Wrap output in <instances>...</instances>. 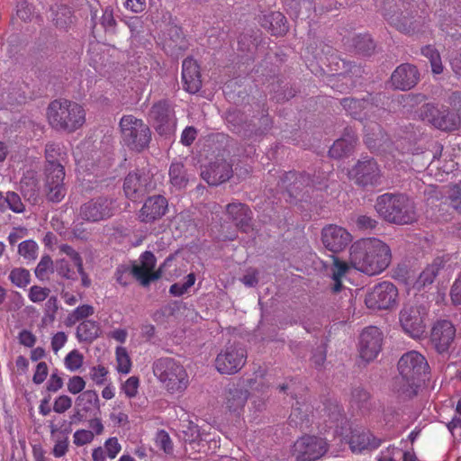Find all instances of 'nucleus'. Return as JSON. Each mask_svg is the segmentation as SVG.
Listing matches in <instances>:
<instances>
[{
  "mask_svg": "<svg viewBox=\"0 0 461 461\" xmlns=\"http://www.w3.org/2000/svg\"><path fill=\"white\" fill-rule=\"evenodd\" d=\"M115 356L117 371L122 374H129L131 369V360L127 349L123 347H117Z\"/></svg>",
  "mask_w": 461,
  "mask_h": 461,
  "instance_id": "de8ad7c7",
  "label": "nucleus"
},
{
  "mask_svg": "<svg viewBox=\"0 0 461 461\" xmlns=\"http://www.w3.org/2000/svg\"><path fill=\"white\" fill-rule=\"evenodd\" d=\"M283 183L285 185L288 192L293 194L294 192L302 191L303 186H315L316 184L305 173L287 172L285 174Z\"/></svg>",
  "mask_w": 461,
  "mask_h": 461,
  "instance_id": "72a5a7b5",
  "label": "nucleus"
},
{
  "mask_svg": "<svg viewBox=\"0 0 461 461\" xmlns=\"http://www.w3.org/2000/svg\"><path fill=\"white\" fill-rule=\"evenodd\" d=\"M115 213L114 201L107 196L90 199L80 207V216L89 222H98L113 217Z\"/></svg>",
  "mask_w": 461,
  "mask_h": 461,
  "instance_id": "2eb2a0df",
  "label": "nucleus"
},
{
  "mask_svg": "<svg viewBox=\"0 0 461 461\" xmlns=\"http://www.w3.org/2000/svg\"><path fill=\"white\" fill-rule=\"evenodd\" d=\"M248 353L240 343L227 345L215 358V368L223 375H234L246 364Z\"/></svg>",
  "mask_w": 461,
  "mask_h": 461,
  "instance_id": "9d476101",
  "label": "nucleus"
},
{
  "mask_svg": "<svg viewBox=\"0 0 461 461\" xmlns=\"http://www.w3.org/2000/svg\"><path fill=\"white\" fill-rule=\"evenodd\" d=\"M420 117L435 128L443 131H454L461 123L459 113L451 112L448 107L435 104H425L420 108Z\"/></svg>",
  "mask_w": 461,
  "mask_h": 461,
  "instance_id": "1a4fd4ad",
  "label": "nucleus"
},
{
  "mask_svg": "<svg viewBox=\"0 0 461 461\" xmlns=\"http://www.w3.org/2000/svg\"><path fill=\"white\" fill-rule=\"evenodd\" d=\"M242 117L243 114L239 111H229L226 113V122L231 131L240 133V128L242 127Z\"/></svg>",
  "mask_w": 461,
  "mask_h": 461,
  "instance_id": "680f3d73",
  "label": "nucleus"
},
{
  "mask_svg": "<svg viewBox=\"0 0 461 461\" xmlns=\"http://www.w3.org/2000/svg\"><path fill=\"white\" fill-rule=\"evenodd\" d=\"M149 119L160 135L170 134L176 128L174 111L167 100H160L152 105Z\"/></svg>",
  "mask_w": 461,
  "mask_h": 461,
  "instance_id": "f3484780",
  "label": "nucleus"
},
{
  "mask_svg": "<svg viewBox=\"0 0 461 461\" xmlns=\"http://www.w3.org/2000/svg\"><path fill=\"white\" fill-rule=\"evenodd\" d=\"M8 278L15 286L23 288L29 285L31 275L30 272L23 267H15L10 271Z\"/></svg>",
  "mask_w": 461,
  "mask_h": 461,
  "instance_id": "49530a36",
  "label": "nucleus"
},
{
  "mask_svg": "<svg viewBox=\"0 0 461 461\" xmlns=\"http://www.w3.org/2000/svg\"><path fill=\"white\" fill-rule=\"evenodd\" d=\"M391 261V248L380 239H360L350 247L351 267L367 276L381 274L390 266Z\"/></svg>",
  "mask_w": 461,
  "mask_h": 461,
  "instance_id": "f257e3e1",
  "label": "nucleus"
},
{
  "mask_svg": "<svg viewBox=\"0 0 461 461\" xmlns=\"http://www.w3.org/2000/svg\"><path fill=\"white\" fill-rule=\"evenodd\" d=\"M384 17L392 26L402 33L413 34L420 31V23L412 16L384 14Z\"/></svg>",
  "mask_w": 461,
  "mask_h": 461,
  "instance_id": "2f4dec72",
  "label": "nucleus"
},
{
  "mask_svg": "<svg viewBox=\"0 0 461 461\" xmlns=\"http://www.w3.org/2000/svg\"><path fill=\"white\" fill-rule=\"evenodd\" d=\"M354 46L363 55H370L375 49L374 41L368 34L357 36L354 39Z\"/></svg>",
  "mask_w": 461,
  "mask_h": 461,
  "instance_id": "3c124183",
  "label": "nucleus"
},
{
  "mask_svg": "<svg viewBox=\"0 0 461 461\" xmlns=\"http://www.w3.org/2000/svg\"><path fill=\"white\" fill-rule=\"evenodd\" d=\"M99 332L100 327L98 322L86 320L77 326V338L79 341L92 342L99 336Z\"/></svg>",
  "mask_w": 461,
  "mask_h": 461,
  "instance_id": "e433bc0d",
  "label": "nucleus"
},
{
  "mask_svg": "<svg viewBox=\"0 0 461 461\" xmlns=\"http://www.w3.org/2000/svg\"><path fill=\"white\" fill-rule=\"evenodd\" d=\"M155 187L156 184L153 182L152 175L145 170L130 172L123 182L124 194L131 201L142 198Z\"/></svg>",
  "mask_w": 461,
  "mask_h": 461,
  "instance_id": "4468645a",
  "label": "nucleus"
},
{
  "mask_svg": "<svg viewBox=\"0 0 461 461\" xmlns=\"http://www.w3.org/2000/svg\"><path fill=\"white\" fill-rule=\"evenodd\" d=\"M443 267V260L436 258L429 264L419 276L415 282V286L421 289L429 285H431L436 276L438 275L439 270Z\"/></svg>",
  "mask_w": 461,
  "mask_h": 461,
  "instance_id": "c9c22d12",
  "label": "nucleus"
},
{
  "mask_svg": "<svg viewBox=\"0 0 461 461\" xmlns=\"http://www.w3.org/2000/svg\"><path fill=\"white\" fill-rule=\"evenodd\" d=\"M39 247L32 240H27L21 242L18 246V253L27 262H32L38 256Z\"/></svg>",
  "mask_w": 461,
  "mask_h": 461,
  "instance_id": "c03bdc74",
  "label": "nucleus"
},
{
  "mask_svg": "<svg viewBox=\"0 0 461 461\" xmlns=\"http://www.w3.org/2000/svg\"><path fill=\"white\" fill-rule=\"evenodd\" d=\"M449 297L453 305H461V271L457 274L451 285Z\"/></svg>",
  "mask_w": 461,
  "mask_h": 461,
  "instance_id": "bf43d9fd",
  "label": "nucleus"
},
{
  "mask_svg": "<svg viewBox=\"0 0 461 461\" xmlns=\"http://www.w3.org/2000/svg\"><path fill=\"white\" fill-rule=\"evenodd\" d=\"M104 451L110 459H113L120 453L122 446L116 437L109 438L104 442Z\"/></svg>",
  "mask_w": 461,
  "mask_h": 461,
  "instance_id": "69168bd1",
  "label": "nucleus"
},
{
  "mask_svg": "<svg viewBox=\"0 0 461 461\" xmlns=\"http://www.w3.org/2000/svg\"><path fill=\"white\" fill-rule=\"evenodd\" d=\"M84 357L77 350L70 351L64 359L65 366L69 371H77L83 366Z\"/></svg>",
  "mask_w": 461,
  "mask_h": 461,
  "instance_id": "603ef678",
  "label": "nucleus"
},
{
  "mask_svg": "<svg viewBox=\"0 0 461 461\" xmlns=\"http://www.w3.org/2000/svg\"><path fill=\"white\" fill-rule=\"evenodd\" d=\"M50 290L47 287L32 285L30 288L28 297L32 303H41L48 298Z\"/></svg>",
  "mask_w": 461,
  "mask_h": 461,
  "instance_id": "052dcab7",
  "label": "nucleus"
},
{
  "mask_svg": "<svg viewBox=\"0 0 461 461\" xmlns=\"http://www.w3.org/2000/svg\"><path fill=\"white\" fill-rule=\"evenodd\" d=\"M456 328L447 320L438 321L432 327L430 341L438 354L447 353L456 338Z\"/></svg>",
  "mask_w": 461,
  "mask_h": 461,
  "instance_id": "6ab92c4d",
  "label": "nucleus"
},
{
  "mask_svg": "<svg viewBox=\"0 0 461 461\" xmlns=\"http://www.w3.org/2000/svg\"><path fill=\"white\" fill-rule=\"evenodd\" d=\"M154 376L162 389L171 395H182L190 384L185 367L173 357H160L152 365Z\"/></svg>",
  "mask_w": 461,
  "mask_h": 461,
  "instance_id": "39448f33",
  "label": "nucleus"
},
{
  "mask_svg": "<svg viewBox=\"0 0 461 461\" xmlns=\"http://www.w3.org/2000/svg\"><path fill=\"white\" fill-rule=\"evenodd\" d=\"M140 387L139 377L132 375L129 377L121 386L122 392L129 399L136 397Z\"/></svg>",
  "mask_w": 461,
  "mask_h": 461,
  "instance_id": "5fc2aeb1",
  "label": "nucleus"
},
{
  "mask_svg": "<svg viewBox=\"0 0 461 461\" xmlns=\"http://www.w3.org/2000/svg\"><path fill=\"white\" fill-rule=\"evenodd\" d=\"M99 397L95 391L87 390L81 393L76 400V407L77 412L83 411L85 413H90L94 411H99Z\"/></svg>",
  "mask_w": 461,
  "mask_h": 461,
  "instance_id": "f704fd0d",
  "label": "nucleus"
},
{
  "mask_svg": "<svg viewBox=\"0 0 461 461\" xmlns=\"http://www.w3.org/2000/svg\"><path fill=\"white\" fill-rule=\"evenodd\" d=\"M132 277L131 267L126 265H120L114 272L116 282L123 287L128 286L131 283Z\"/></svg>",
  "mask_w": 461,
  "mask_h": 461,
  "instance_id": "864d4df0",
  "label": "nucleus"
},
{
  "mask_svg": "<svg viewBox=\"0 0 461 461\" xmlns=\"http://www.w3.org/2000/svg\"><path fill=\"white\" fill-rule=\"evenodd\" d=\"M119 126L122 142L131 150L140 152L149 148L151 131L141 119L131 114L123 115Z\"/></svg>",
  "mask_w": 461,
  "mask_h": 461,
  "instance_id": "0eeeda50",
  "label": "nucleus"
},
{
  "mask_svg": "<svg viewBox=\"0 0 461 461\" xmlns=\"http://www.w3.org/2000/svg\"><path fill=\"white\" fill-rule=\"evenodd\" d=\"M375 209L384 221L396 225L412 224L419 219L414 199L402 193H384L378 195Z\"/></svg>",
  "mask_w": 461,
  "mask_h": 461,
  "instance_id": "f03ea898",
  "label": "nucleus"
},
{
  "mask_svg": "<svg viewBox=\"0 0 461 461\" xmlns=\"http://www.w3.org/2000/svg\"><path fill=\"white\" fill-rule=\"evenodd\" d=\"M95 312V309L92 305L83 304L77 307L72 312H70L67 317V325L72 326L77 322L92 316Z\"/></svg>",
  "mask_w": 461,
  "mask_h": 461,
  "instance_id": "a18cd8bd",
  "label": "nucleus"
},
{
  "mask_svg": "<svg viewBox=\"0 0 461 461\" xmlns=\"http://www.w3.org/2000/svg\"><path fill=\"white\" fill-rule=\"evenodd\" d=\"M45 158L47 161L46 166H52V164H62L67 158V152L61 144L50 142L45 147Z\"/></svg>",
  "mask_w": 461,
  "mask_h": 461,
  "instance_id": "ea45409f",
  "label": "nucleus"
},
{
  "mask_svg": "<svg viewBox=\"0 0 461 461\" xmlns=\"http://www.w3.org/2000/svg\"><path fill=\"white\" fill-rule=\"evenodd\" d=\"M74 158L77 178L86 189H94L95 186L86 185H96L101 182L107 167L106 162L100 159L101 152L98 150H82L77 148L74 152Z\"/></svg>",
  "mask_w": 461,
  "mask_h": 461,
  "instance_id": "423d86ee",
  "label": "nucleus"
},
{
  "mask_svg": "<svg viewBox=\"0 0 461 461\" xmlns=\"http://www.w3.org/2000/svg\"><path fill=\"white\" fill-rule=\"evenodd\" d=\"M232 174L231 165L223 158H217L202 170L203 178L210 185H218L230 179Z\"/></svg>",
  "mask_w": 461,
  "mask_h": 461,
  "instance_id": "b1692460",
  "label": "nucleus"
},
{
  "mask_svg": "<svg viewBox=\"0 0 461 461\" xmlns=\"http://www.w3.org/2000/svg\"><path fill=\"white\" fill-rule=\"evenodd\" d=\"M33 16V8L32 5L26 1H21L16 5V18L27 23L32 20Z\"/></svg>",
  "mask_w": 461,
  "mask_h": 461,
  "instance_id": "13d9d810",
  "label": "nucleus"
},
{
  "mask_svg": "<svg viewBox=\"0 0 461 461\" xmlns=\"http://www.w3.org/2000/svg\"><path fill=\"white\" fill-rule=\"evenodd\" d=\"M169 177L174 186L177 188L184 187L187 183L184 165L179 162H173L169 167Z\"/></svg>",
  "mask_w": 461,
  "mask_h": 461,
  "instance_id": "37998d69",
  "label": "nucleus"
},
{
  "mask_svg": "<svg viewBox=\"0 0 461 461\" xmlns=\"http://www.w3.org/2000/svg\"><path fill=\"white\" fill-rule=\"evenodd\" d=\"M364 130L366 147L372 152H385L386 149L389 147V139L381 126L376 122H371L364 125Z\"/></svg>",
  "mask_w": 461,
  "mask_h": 461,
  "instance_id": "393cba45",
  "label": "nucleus"
},
{
  "mask_svg": "<svg viewBox=\"0 0 461 461\" xmlns=\"http://www.w3.org/2000/svg\"><path fill=\"white\" fill-rule=\"evenodd\" d=\"M249 397L248 390L233 385L226 393V408L233 413L240 414Z\"/></svg>",
  "mask_w": 461,
  "mask_h": 461,
  "instance_id": "473e14b6",
  "label": "nucleus"
},
{
  "mask_svg": "<svg viewBox=\"0 0 461 461\" xmlns=\"http://www.w3.org/2000/svg\"><path fill=\"white\" fill-rule=\"evenodd\" d=\"M420 79V73L414 65L403 63L398 66L391 76L395 89L407 91L414 87Z\"/></svg>",
  "mask_w": 461,
  "mask_h": 461,
  "instance_id": "4be33fe9",
  "label": "nucleus"
},
{
  "mask_svg": "<svg viewBox=\"0 0 461 461\" xmlns=\"http://www.w3.org/2000/svg\"><path fill=\"white\" fill-rule=\"evenodd\" d=\"M397 302L398 289L388 281L375 285L365 298L366 307L372 310H388L394 307Z\"/></svg>",
  "mask_w": 461,
  "mask_h": 461,
  "instance_id": "9b49d317",
  "label": "nucleus"
},
{
  "mask_svg": "<svg viewBox=\"0 0 461 461\" xmlns=\"http://www.w3.org/2000/svg\"><path fill=\"white\" fill-rule=\"evenodd\" d=\"M156 257L151 251H145L140 257V263L131 267L132 276L140 282L142 286L149 285L152 281L161 276L159 270L156 271Z\"/></svg>",
  "mask_w": 461,
  "mask_h": 461,
  "instance_id": "aec40b11",
  "label": "nucleus"
},
{
  "mask_svg": "<svg viewBox=\"0 0 461 461\" xmlns=\"http://www.w3.org/2000/svg\"><path fill=\"white\" fill-rule=\"evenodd\" d=\"M328 451V443L322 438L305 435L294 444L293 456L297 461H316Z\"/></svg>",
  "mask_w": 461,
  "mask_h": 461,
  "instance_id": "f8f14e48",
  "label": "nucleus"
},
{
  "mask_svg": "<svg viewBox=\"0 0 461 461\" xmlns=\"http://www.w3.org/2000/svg\"><path fill=\"white\" fill-rule=\"evenodd\" d=\"M310 412L311 406L308 403L296 401L295 404L293 405L292 412L289 417L290 422L294 423L295 426L302 424L308 419Z\"/></svg>",
  "mask_w": 461,
  "mask_h": 461,
  "instance_id": "79ce46f5",
  "label": "nucleus"
},
{
  "mask_svg": "<svg viewBox=\"0 0 461 461\" xmlns=\"http://www.w3.org/2000/svg\"><path fill=\"white\" fill-rule=\"evenodd\" d=\"M260 24L275 36H284L289 29L285 16L280 12L264 14L260 18Z\"/></svg>",
  "mask_w": 461,
  "mask_h": 461,
  "instance_id": "c756f323",
  "label": "nucleus"
},
{
  "mask_svg": "<svg viewBox=\"0 0 461 461\" xmlns=\"http://www.w3.org/2000/svg\"><path fill=\"white\" fill-rule=\"evenodd\" d=\"M94 438V432L88 429H77L73 435V442L78 447L91 443Z\"/></svg>",
  "mask_w": 461,
  "mask_h": 461,
  "instance_id": "0e129e2a",
  "label": "nucleus"
},
{
  "mask_svg": "<svg viewBox=\"0 0 461 461\" xmlns=\"http://www.w3.org/2000/svg\"><path fill=\"white\" fill-rule=\"evenodd\" d=\"M382 343L383 333L377 327L366 328L360 335V357L366 362L374 360L382 349Z\"/></svg>",
  "mask_w": 461,
  "mask_h": 461,
  "instance_id": "a211bd4d",
  "label": "nucleus"
},
{
  "mask_svg": "<svg viewBox=\"0 0 461 461\" xmlns=\"http://www.w3.org/2000/svg\"><path fill=\"white\" fill-rule=\"evenodd\" d=\"M47 119L54 130L72 133L85 124L86 110L76 102L55 99L48 105Z\"/></svg>",
  "mask_w": 461,
  "mask_h": 461,
  "instance_id": "7ed1b4c3",
  "label": "nucleus"
},
{
  "mask_svg": "<svg viewBox=\"0 0 461 461\" xmlns=\"http://www.w3.org/2000/svg\"><path fill=\"white\" fill-rule=\"evenodd\" d=\"M350 404L353 408L366 412L371 407V395L366 390L357 387L352 391Z\"/></svg>",
  "mask_w": 461,
  "mask_h": 461,
  "instance_id": "58836bf2",
  "label": "nucleus"
},
{
  "mask_svg": "<svg viewBox=\"0 0 461 461\" xmlns=\"http://www.w3.org/2000/svg\"><path fill=\"white\" fill-rule=\"evenodd\" d=\"M421 54L429 60L431 70L434 74L438 75L443 72L441 58L439 52L435 47L431 45L423 47L421 49Z\"/></svg>",
  "mask_w": 461,
  "mask_h": 461,
  "instance_id": "a19ab883",
  "label": "nucleus"
},
{
  "mask_svg": "<svg viewBox=\"0 0 461 461\" xmlns=\"http://www.w3.org/2000/svg\"><path fill=\"white\" fill-rule=\"evenodd\" d=\"M226 211L240 230L248 233L253 230L252 212L248 205L241 203H231L227 205Z\"/></svg>",
  "mask_w": 461,
  "mask_h": 461,
  "instance_id": "c85d7f7f",
  "label": "nucleus"
},
{
  "mask_svg": "<svg viewBox=\"0 0 461 461\" xmlns=\"http://www.w3.org/2000/svg\"><path fill=\"white\" fill-rule=\"evenodd\" d=\"M348 176L357 185L363 187L380 185L383 178L381 169L374 158L358 160Z\"/></svg>",
  "mask_w": 461,
  "mask_h": 461,
  "instance_id": "ddd939ff",
  "label": "nucleus"
},
{
  "mask_svg": "<svg viewBox=\"0 0 461 461\" xmlns=\"http://www.w3.org/2000/svg\"><path fill=\"white\" fill-rule=\"evenodd\" d=\"M167 200L162 195L149 197L139 211L140 221L150 223L162 218L167 210Z\"/></svg>",
  "mask_w": 461,
  "mask_h": 461,
  "instance_id": "5701e85b",
  "label": "nucleus"
},
{
  "mask_svg": "<svg viewBox=\"0 0 461 461\" xmlns=\"http://www.w3.org/2000/svg\"><path fill=\"white\" fill-rule=\"evenodd\" d=\"M447 199L453 209L461 213V187L455 185L449 188Z\"/></svg>",
  "mask_w": 461,
  "mask_h": 461,
  "instance_id": "e2e57ef3",
  "label": "nucleus"
},
{
  "mask_svg": "<svg viewBox=\"0 0 461 461\" xmlns=\"http://www.w3.org/2000/svg\"><path fill=\"white\" fill-rule=\"evenodd\" d=\"M45 191L49 201L59 203L64 199L67 189L64 185L65 168L62 164H52L45 168Z\"/></svg>",
  "mask_w": 461,
  "mask_h": 461,
  "instance_id": "dca6fc26",
  "label": "nucleus"
},
{
  "mask_svg": "<svg viewBox=\"0 0 461 461\" xmlns=\"http://www.w3.org/2000/svg\"><path fill=\"white\" fill-rule=\"evenodd\" d=\"M17 339L20 345L30 348H32L37 342V337L31 330L25 329L18 333Z\"/></svg>",
  "mask_w": 461,
  "mask_h": 461,
  "instance_id": "774afa93",
  "label": "nucleus"
},
{
  "mask_svg": "<svg viewBox=\"0 0 461 461\" xmlns=\"http://www.w3.org/2000/svg\"><path fill=\"white\" fill-rule=\"evenodd\" d=\"M383 443V439L377 438L370 430L353 432L349 439V446L353 452L362 453L377 449Z\"/></svg>",
  "mask_w": 461,
  "mask_h": 461,
  "instance_id": "bb28decb",
  "label": "nucleus"
},
{
  "mask_svg": "<svg viewBox=\"0 0 461 461\" xmlns=\"http://www.w3.org/2000/svg\"><path fill=\"white\" fill-rule=\"evenodd\" d=\"M72 406V399L68 395H59L53 403V411L57 413H64Z\"/></svg>",
  "mask_w": 461,
  "mask_h": 461,
  "instance_id": "338daca9",
  "label": "nucleus"
},
{
  "mask_svg": "<svg viewBox=\"0 0 461 461\" xmlns=\"http://www.w3.org/2000/svg\"><path fill=\"white\" fill-rule=\"evenodd\" d=\"M182 82L184 89L195 94L202 87L200 67L193 58H186L182 63Z\"/></svg>",
  "mask_w": 461,
  "mask_h": 461,
  "instance_id": "a878e982",
  "label": "nucleus"
},
{
  "mask_svg": "<svg viewBox=\"0 0 461 461\" xmlns=\"http://www.w3.org/2000/svg\"><path fill=\"white\" fill-rule=\"evenodd\" d=\"M53 261L49 255L42 256L35 268V276L38 279L43 281L49 278V274L52 272Z\"/></svg>",
  "mask_w": 461,
  "mask_h": 461,
  "instance_id": "09e8293b",
  "label": "nucleus"
},
{
  "mask_svg": "<svg viewBox=\"0 0 461 461\" xmlns=\"http://www.w3.org/2000/svg\"><path fill=\"white\" fill-rule=\"evenodd\" d=\"M357 137L351 129H346L344 135L334 141L329 150L331 158H340L349 154L357 144Z\"/></svg>",
  "mask_w": 461,
  "mask_h": 461,
  "instance_id": "7c9ffc66",
  "label": "nucleus"
},
{
  "mask_svg": "<svg viewBox=\"0 0 461 461\" xmlns=\"http://www.w3.org/2000/svg\"><path fill=\"white\" fill-rule=\"evenodd\" d=\"M429 309L423 304H406L399 314L403 331L412 339H420L426 333Z\"/></svg>",
  "mask_w": 461,
  "mask_h": 461,
  "instance_id": "6e6552de",
  "label": "nucleus"
},
{
  "mask_svg": "<svg viewBox=\"0 0 461 461\" xmlns=\"http://www.w3.org/2000/svg\"><path fill=\"white\" fill-rule=\"evenodd\" d=\"M324 247L333 253L344 250L352 241V235L343 227L330 224L321 230Z\"/></svg>",
  "mask_w": 461,
  "mask_h": 461,
  "instance_id": "412c9836",
  "label": "nucleus"
},
{
  "mask_svg": "<svg viewBox=\"0 0 461 461\" xmlns=\"http://www.w3.org/2000/svg\"><path fill=\"white\" fill-rule=\"evenodd\" d=\"M156 445L166 454H171L173 452V442L168 433L164 429L158 431L156 435Z\"/></svg>",
  "mask_w": 461,
  "mask_h": 461,
  "instance_id": "4d7b16f0",
  "label": "nucleus"
},
{
  "mask_svg": "<svg viewBox=\"0 0 461 461\" xmlns=\"http://www.w3.org/2000/svg\"><path fill=\"white\" fill-rule=\"evenodd\" d=\"M429 368L427 359L420 352L411 350L403 354L398 361V393L407 398L415 396L421 376Z\"/></svg>",
  "mask_w": 461,
  "mask_h": 461,
  "instance_id": "20e7f679",
  "label": "nucleus"
},
{
  "mask_svg": "<svg viewBox=\"0 0 461 461\" xmlns=\"http://www.w3.org/2000/svg\"><path fill=\"white\" fill-rule=\"evenodd\" d=\"M340 104L348 115L359 121L369 119L371 117L370 113H373L375 109L377 108L365 98H343Z\"/></svg>",
  "mask_w": 461,
  "mask_h": 461,
  "instance_id": "cd10ccee",
  "label": "nucleus"
},
{
  "mask_svg": "<svg viewBox=\"0 0 461 461\" xmlns=\"http://www.w3.org/2000/svg\"><path fill=\"white\" fill-rule=\"evenodd\" d=\"M195 280V275L194 273H190L185 276V281L184 283L173 284L169 288V293L174 296H181L194 285Z\"/></svg>",
  "mask_w": 461,
  "mask_h": 461,
  "instance_id": "8fccbe9b",
  "label": "nucleus"
},
{
  "mask_svg": "<svg viewBox=\"0 0 461 461\" xmlns=\"http://www.w3.org/2000/svg\"><path fill=\"white\" fill-rule=\"evenodd\" d=\"M0 207L9 209L15 213H22L25 211V205L20 195L15 192H0Z\"/></svg>",
  "mask_w": 461,
  "mask_h": 461,
  "instance_id": "4c0bfd02",
  "label": "nucleus"
},
{
  "mask_svg": "<svg viewBox=\"0 0 461 461\" xmlns=\"http://www.w3.org/2000/svg\"><path fill=\"white\" fill-rule=\"evenodd\" d=\"M402 455V449L390 445L383 449L376 457L377 461H399Z\"/></svg>",
  "mask_w": 461,
  "mask_h": 461,
  "instance_id": "6e6d98bb",
  "label": "nucleus"
}]
</instances>
